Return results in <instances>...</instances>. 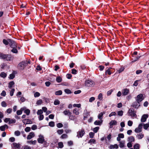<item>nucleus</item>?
<instances>
[{
  "instance_id": "f257e3e1",
  "label": "nucleus",
  "mask_w": 149,
  "mask_h": 149,
  "mask_svg": "<svg viewBox=\"0 0 149 149\" xmlns=\"http://www.w3.org/2000/svg\"><path fill=\"white\" fill-rule=\"evenodd\" d=\"M136 113V111H135L134 109L133 108H130L128 110V115L130 116L132 118L133 117L136 118L137 117Z\"/></svg>"
},
{
  "instance_id": "f03ea898",
  "label": "nucleus",
  "mask_w": 149,
  "mask_h": 149,
  "mask_svg": "<svg viewBox=\"0 0 149 149\" xmlns=\"http://www.w3.org/2000/svg\"><path fill=\"white\" fill-rule=\"evenodd\" d=\"M0 57L3 59L6 60L7 61H10L11 60V55H10L1 54H0Z\"/></svg>"
},
{
  "instance_id": "7ed1b4c3",
  "label": "nucleus",
  "mask_w": 149,
  "mask_h": 149,
  "mask_svg": "<svg viewBox=\"0 0 149 149\" xmlns=\"http://www.w3.org/2000/svg\"><path fill=\"white\" fill-rule=\"evenodd\" d=\"M8 40L9 42V45L11 47L17 48V44L14 41L10 39H8Z\"/></svg>"
},
{
  "instance_id": "20e7f679",
  "label": "nucleus",
  "mask_w": 149,
  "mask_h": 149,
  "mask_svg": "<svg viewBox=\"0 0 149 149\" xmlns=\"http://www.w3.org/2000/svg\"><path fill=\"white\" fill-rule=\"evenodd\" d=\"M26 62L24 61L21 62L18 65L19 69L21 70H23L25 67L26 66Z\"/></svg>"
},
{
  "instance_id": "39448f33",
  "label": "nucleus",
  "mask_w": 149,
  "mask_h": 149,
  "mask_svg": "<svg viewBox=\"0 0 149 149\" xmlns=\"http://www.w3.org/2000/svg\"><path fill=\"white\" fill-rule=\"evenodd\" d=\"M85 133V132L84 129H82L81 130L77 132V136L78 138H81L84 136Z\"/></svg>"
},
{
  "instance_id": "423d86ee",
  "label": "nucleus",
  "mask_w": 149,
  "mask_h": 149,
  "mask_svg": "<svg viewBox=\"0 0 149 149\" xmlns=\"http://www.w3.org/2000/svg\"><path fill=\"white\" fill-rule=\"evenodd\" d=\"M94 84V82L91 80H87L85 81V86L88 87H91Z\"/></svg>"
},
{
  "instance_id": "0eeeda50",
  "label": "nucleus",
  "mask_w": 149,
  "mask_h": 149,
  "mask_svg": "<svg viewBox=\"0 0 149 149\" xmlns=\"http://www.w3.org/2000/svg\"><path fill=\"white\" fill-rule=\"evenodd\" d=\"M136 100L138 103L141 102L144 99L143 95L142 94H140L137 96Z\"/></svg>"
},
{
  "instance_id": "6e6552de",
  "label": "nucleus",
  "mask_w": 149,
  "mask_h": 149,
  "mask_svg": "<svg viewBox=\"0 0 149 149\" xmlns=\"http://www.w3.org/2000/svg\"><path fill=\"white\" fill-rule=\"evenodd\" d=\"M39 138L37 139L38 142L39 143L42 144L45 142L44 136L40 134L39 136Z\"/></svg>"
},
{
  "instance_id": "1a4fd4ad",
  "label": "nucleus",
  "mask_w": 149,
  "mask_h": 149,
  "mask_svg": "<svg viewBox=\"0 0 149 149\" xmlns=\"http://www.w3.org/2000/svg\"><path fill=\"white\" fill-rule=\"evenodd\" d=\"M148 117V114H143L141 117V121L142 122H144L146 121L147 118Z\"/></svg>"
},
{
  "instance_id": "9d476101",
  "label": "nucleus",
  "mask_w": 149,
  "mask_h": 149,
  "mask_svg": "<svg viewBox=\"0 0 149 149\" xmlns=\"http://www.w3.org/2000/svg\"><path fill=\"white\" fill-rule=\"evenodd\" d=\"M22 122L25 124H31L32 123V121L28 119H24L22 120Z\"/></svg>"
},
{
  "instance_id": "9b49d317",
  "label": "nucleus",
  "mask_w": 149,
  "mask_h": 149,
  "mask_svg": "<svg viewBox=\"0 0 149 149\" xmlns=\"http://www.w3.org/2000/svg\"><path fill=\"white\" fill-rule=\"evenodd\" d=\"M122 93L123 95L125 96L127 95L129 92V90L127 88L123 89L122 90Z\"/></svg>"
},
{
  "instance_id": "f8f14e48",
  "label": "nucleus",
  "mask_w": 149,
  "mask_h": 149,
  "mask_svg": "<svg viewBox=\"0 0 149 149\" xmlns=\"http://www.w3.org/2000/svg\"><path fill=\"white\" fill-rule=\"evenodd\" d=\"M35 136V134L33 132H30L27 137V139H30Z\"/></svg>"
},
{
  "instance_id": "ddd939ff",
  "label": "nucleus",
  "mask_w": 149,
  "mask_h": 149,
  "mask_svg": "<svg viewBox=\"0 0 149 149\" xmlns=\"http://www.w3.org/2000/svg\"><path fill=\"white\" fill-rule=\"evenodd\" d=\"M13 147L15 148H17L18 149L20 148V144L19 143H13Z\"/></svg>"
},
{
  "instance_id": "4468645a",
  "label": "nucleus",
  "mask_w": 149,
  "mask_h": 149,
  "mask_svg": "<svg viewBox=\"0 0 149 149\" xmlns=\"http://www.w3.org/2000/svg\"><path fill=\"white\" fill-rule=\"evenodd\" d=\"M63 113L65 115L70 116L71 114V113L68 110L66 109L63 112Z\"/></svg>"
},
{
  "instance_id": "2eb2a0df",
  "label": "nucleus",
  "mask_w": 149,
  "mask_h": 149,
  "mask_svg": "<svg viewBox=\"0 0 149 149\" xmlns=\"http://www.w3.org/2000/svg\"><path fill=\"white\" fill-rule=\"evenodd\" d=\"M103 122L102 120H96L94 122V124L95 125H100L102 124Z\"/></svg>"
},
{
  "instance_id": "dca6fc26",
  "label": "nucleus",
  "mask_w": 149,
  "mask_h": 149,
  "mask_svg": "<svg viewBox=\"0 0 149 149\" xmlns=\"http://www.w3.org/2000/svg\"><path fill=\"white\" fill-rule=\"evenodd\" d=\"M118 146L117 144H115L114 145L111 144L109 147L110 149H118Z\"/></svg>"
},
{
  "instance_id": "f3484780",
  "label": "nucleus",
  "mask_w": 149,
  "mask_h": 149,
  "mask_svg": "<svg viewBox=\"0 0 149 149\" xmlns=\"http://www.w3.org/2000/svg\"><path fill=\"white\" fill-rule=\"evenodd\" d=\"M119 147L120 148H123L124 147V145L125 144V141H122L119 142Z\"/></svg>"
},
{
  "instance_id": "a211bd4d",
  "label": "nucleus",
  "mask_w": 149,
  "mask_h": 149,
  "mask_svg": "<svg viewBox=\"0 0 149 149\" xmlns=\"http://www.w3.org/2000/svg\"><path fill=\"white\" fill-rule=\"evenodd\" d=\"M27 143L31 145H35L37 143V141L36 140H34V141H32V140L28 141H27Z\"/></svg>"
},
{
  "instance_id": "6ab92c4d",
  "label": "nucleus",
  "mask_w": 149,
  "mask_h": 149,
  "mask_svg": "<svg viewBox=\"0 0 149 149\" xmlns=\"http://www.w3.org/2000/svg\"><path fill=\"white\" fill-rule=\"evenodd\" d=\"M135 139L133 136H131L128 138V141L129 142H132L134 141Z\"/></svg>"
},
{
  "instance_id": "aec40b11",
  "label": "nucleus",
  "mask_w": 149,
  "mask_h": 149,
  "mask_svg": "<svg viewBox=\"0 0 149 149\" xmlns=\"http://www.w3.org/2000/svg\"><path fill=\"white\" fill-rule=\"evenodd\" d=\"M139 103H138V102H134L133 103L132 105V106L134 108H138V105Z\"/></svg>"
},
{
  "instance_id": "412c9836",
  "label": "nucleus",
  "mask_w": 149,
  "mask_h": 149,
  "mask_svg": "<svg viewBox=\"0 0 149 149\" xmlns=\"http://www.w3.org/2000/svg\"><path fill=\"white\" fill-rule=\"evenodd\" d=\"M143 136V134H142L141 133L137 134L136 135V137L139 139H142Z\"/></svg>"
},
{
  "instance_id": "4be33fe9",
  "label": "nucleus",
  "mask_w": 149,
  "mask_h": 149,
  "mask_svg": "<svg viewBox=\"0 0 149 149\" xmlns=\"http://www.w3.org/2000/svg\"><path fill=\"white\" fill-rule=\"evenodd\" d=\"M14 84V82L13 81L10 82L8 84V88H11L13 87V86Z\"/></svg>"
},
{
  "instance_id": "5701e85b",
  "label": "nucleus",
  "mask_w": 149,
  "mask_h": 149,
  "mask_svg": "<svg viewBox=\"0 0 149 149\" xmlns=\"http://www.w3.org/2000/svg\"><path fill=\"white\" fill-rule=\"evenodd\" d=\"M62 92L61 90H59L56 91L55 93V94L56 95H60L62 94Z\"/></svg>"
},
{
  "instance_id": "b1692460",
  "label": "nucleus",
  "mask_w": 149,
  "mask_h": 149,
  "mask_svg": "<svg viewBox=\"0 0 149 149\" xmlns=\"http://www.w3.org/2000/svg\"><path fill=\"white\" fill-rule=\"evenodd\" d=\"M3 42L4 44L5 45H8V44H9V42L8 40V39L7 40L5 39H3Z\"/></svg>"
},
{
  "instance_id": "393cba45",
  "label": "nucleus",
  "mask_w": 149,
  "mask_h": 149,
  "mask_svg": "<svg viewBox=\"0 0 149 149\" xmlns=\"http://www.w3.org/2000/svg\"><path fill=\"white\" fill-rule=\"evenodd\" d=\"M111 69V68H107L105 71V74H108L109 75H111V72L110 69Z\"/></svg>"
},
{
  "instance_id": "a878e982",
  "label": "nucleus",
  "mask_w": 149,
  "mask_h": 149,
  "mask_svg": "<svg viewBox=\"0 0 149 149\" xmlns=\"http://www.w3.org/2000/svg\"><path fill=\"white\" fill-rule=\"evenodd\" d=\"M103 115V112H101L98 115V118L100 120H102V116Z\"/></svg>"
},
{
  "instance_id": "bb28decb",
  "label": "nucleus",
  "mask_w": 149,
  "mask_h": 149,
  "mask_svg": "<svg viewBox=\"0 0 149 149\" xmlns=\"http://www.w3.org/2000/svg\"><path fill=\"white\" fill-rule=\"evenodd\" d=\"M73 113L76 115H78L79 113V110L77 109L76 108L75 109L73 110Z\"/></svg>"
},
{
  "instance_id": "cd10ccee",
  "label": "nucleus",
  "mask_w": 149,
  "mask_h": 149,
  "mask_svg": "<svg viewBox=\"0 0 149 149\" xmlns=\"http://www.w3.org/2000/svg\"><path fill=\"white\" fill-rule=\"evenodd\" d=\"M7 76L6 74L4 72H2L0 74V76L3 78H5Z\"/></svg>"
},
{
  "instance_id": "c85d7f7f",
  "label": "nucleus",
  "mask_w": 149,
  "mask_h": 149,
  "mask_svg": "<svg viewBox=\"0 0 149 149\" xmlns=\"http://www.w3.org/2000/svg\"><path fill=\"white\" fill-rule=\"evenodd\" d=\"M13 49L11 50V52L14 53L16 54L18 53V51L16 48H12Z\"/></svg>"
},
{
  "instance_id": "c756f323",
  "label": "nucleus",
  "mask_w": 149,
  "mask_h": 149,
  "mask_svg": "<svg viewBox=\"0 0 149 149\" xmlns=\"http://www.w3.org/2000/svg\"><path fill=\"white\" fill-rule=\"evenodd\" d=\"M140 148V145L138 143L135 144L134 146V149H139Z\"/></svg>"
},
{
  "instance_id": "7c9ffc66",
  "label": "nucleus",
  "mask_w": 149,
  "mask_h": 149,
  "mask_svg": "<svg viewBox=\"0 0 149 149\" xmlns=\"http://www.w3.org/2000/svg\"><path fill=\"white\" fill-rule=\"evenodd\" d=\"M62 79L60 77H58L56 78V81L58 83H60L62 81Z\"/></svg>"
},
{
  "instance_id": "2f4dec72",
  "label": "nucleus",
  "mask_w": 149,
  "mask_h": 149,
  "mask_svg": "<svg viewBox=\"0 0 149 149\" xmlns=\"http://www.w3.org/2000/svg\"><path fill=\"white\" fill-rule=\"evenodd\" d=\"M109 123L113 125H116L117 124V121L115 120H111Z\"/></svg>"
},
{
  "instance_id": "473e14b6",
  "label": "nucleus",
  "mask_w": 149,
  "mask_h": 149,
  "mask_svg": "<svg viewBox=\"0 0 149 149\" xmlns=\"http://www.w3.org/2000/svg\"><path fill=\"white\" fill-rule=\"evenodd\" d=\"M65 92L67 94H70L72 93V92L69 89H65L64 90Z\"/></svg>"
},
{
  "instance_id": "72a5a7b5",
  "label": "nucleus",
  "mask_w": 149,
  "mask_h": 149,
  "mask_svg": "<svg viewBox=\"0 0 149 149\" xmlns=\"http://www.w3.org/2000/svg\"><path fill=\"white\" fill-rule=\"evenodd\" d=\"M16 121L15 119H11L8 122V123L9 124H13L15 123Z\"/></svg>"
},
{
  "instance_id": "f704fd0d",
  "label": "nucleus",
  "mask_w": 149,
  "mask_h": 149,
  "mask_svg": "<svg viewBox=\"0 0 149 149\" xmlns=\"http://www.w3.org/2000/svg\"><path fill=\"white\" fill-rule=\"evenodd\" d=\"M58 147L60 148H62L63 147V143L62 142H60L58 143Z\"/></svg>"
},
{
  "instance_id": "c9c22d12",
  "label": "nucleus",
  "mask_w": 149,
  "mask_h": 149,
  "mask_svg": "<svg viewBox=\"0 0 149 149\" xmlns=\"http://www.w3.org/2000/svg\"><path fill=\"white\" fill-rule=\"evenodd\" d=\"M88 143H93L95 144L96 143V140L95 139H91L90 140Z\"/></svg>"
},
{
  "instance_id": "e433bc0d",
  "label": "nucleus",
  "mask_w": 149,
  "mask_h": 149,
  "mask_svg": "<svg viewBox=\"0 0 149 149\" xmlns=\"http://www.w3.org/2000/svg\"><path fill=\"white\" fill-rule=\"evenodd\" d=\"M30 110L28 109H26L24 111V112L27 115H29L30 113Z\"/></svg>"
},
{
  "instance_id": "4c0bfd02",
  "label": "nucleus",
  "mask_w": 149,
  "mask_h": 149,
  "mask_svg": "<svg viewBox=\"0 0 149 149\" xmlns=\"http://www.w3.org/2000/svg\"><path fill=\"white\" fill-rule=\"evenodd\" d=\"M49 125L51 127H54L55 126L54 123L53 121H51L49 123Z\"/></svg>"
},
{
  "instance_id": "58836bf2",
  "label": "nucleus",
  "mask_w": 149,
  "mask_h": 149,
  "mask_svg": "<svg viewBox=\"0 0 149 149\" xmlns=\"http://www.w3.org/2000/svg\"><path fill=\"white\" fill-rule=\"evenodd\" d=\"M140 81H141L140 80H137L135 81L134 82V84H133V85L135 86H137L138 84V82H139Z\"/></svg>"
},
{
  "instance_id": "ea45409f",
  "label": "nucleus",
  "mask_w": 149,
  "mask_h": 149,
  "mask_svg": "<svg viewBox=\"0 0 149 149\" xmlns=\"http://www.w3.org/2000/svg\"><path fill=\"white\" fill-rule=\"evenodd\" d=\"M15 89L14 88H12L10 92V96H12L13 95Z\"/></svg>"
},
{
  "instance_id": "a19ab883",
  "label": "nucleus",
  "mask_w": 149,
  "mask_h": 149,
  "mask_svg": "<svg viewBox=\"0 0 149 149\" xmlns=\"http://www.w3.org/2000/svg\"><path fill=\"white\" fill-rule=\"evenodd\" d=\"M60 104V101L58 100H56L54 102V104L55 105H57L59 104Z\"/></svg>"
},
{
  "instance_id": "79ce46f5",
  "label": "nucleus",
  "mask_w": 149,
  "mask_h": 149,
  "mask_svg": "<svg viewBox=\"0 0 149 149\" xmlns=\"http://www.w3.org/2000/svg\"><path fill=\"white\" fill-rule=\"evenodd\" d=\"M57 132L58 134L60 135L63 133V129L58 130L57 131Z\"/></svg>"
},
{
  "instance_id": "37998d69",
  "label": "nucleus",
  "mask_w": 149,
  "mask_h": 149,
  "mask_svg": "<svg viewBox=\"0 0 149 149\" xmlns=\"http://www.w3.org/2000/svg\"><path fill=\"white\" fill-rule=\"evenodd\" d=\"M15 134L17 136H19L20 134V132L18 130L16 131L15 132Z\"/></svg>"
},
{
  "instance_id": "c03bdc74",
  "label": "nucleus",
  "mask_w": 149,
  "mask_h": 149,
  "mask_svg": "<svg viewBox=\"0 0 149 149\" xmlns=\"http://www.w3.org/2000/svg\"><path fill=\"white\" fill-rule=\"evenodd\" d=\"M1 105L2 107H6L7 105L5 102L3 101L1 103Z\"/></svg>"
},
{
  "instance_id": "a18cd8bd",
  "label": "nucleus",
  "mask_w": 149,
  "mask_h": 149,
  "mask_svg": "<svg viewBox=\"0 0 149 149\" xmlns=\"http://www.w3.org/2000/svg\"><path fill=\"white\" fill-rule=\"evenodd\" d=\"M99 127H95L93 129V132H95V133H97L98 130H99Z\"/></svg>"
},
{
  "instance_id": "49530a36",
  "label": "nucleus",
  "mask_w": 149,
  "mask_h": 149,
  "mask_svg": "<svg viewBox=\"0 0 149 149\" xmlns=\"http://www.w3.org/2000/svg\"><path fill=\"white\" fill-rule=\"evenodd\" d=\"M98 99H99L100 100H102V94L101 93H100L98 96Z\"/></svg>"
},
{
  "instance_id": "de8ad7c7",
  "label": "nucleus",
  "mask_w": 149,
  "mask_h": 149,
  "mask_svg": "<svg viewBox=\"0 0 149 149\" xmlns=\"http://www.w3.org/2000/svg\"><path fill=\"white\" fill-rule=\"evenodd\" d=\"M118 115L120 116H122L123 115V111L122 110L119 111L118 112Z\"/></svg>"
},
{
  "instance_id": "09e8293b",
  "label": "nucleus",
  "mask_w": 149,
  "mask_h": 149,
  "mask_svg": "<svg viewBox=\"0 0 149 149\" xmlns=\"http://www.w3.org/2000/svg\"><path fill=\"white\" fill-rule=\"evenodd\" d=\"M68 137V135L66 134H63L61 136V139H63L66 138Z\"/></svg>"
},
{
  "instance_id": "8fccbe9b",
  "label": "nucleus",
  "mask_w": 149,
  "mask_h": 149,
  "mask_svg": "<svg viewBox=\"0 0 149 149\" xmlns=\"http://www.w3.org/2000/svg\"><path fill=\"white\" fill-rule=\"evenodd\" d=\"M149 127V124H146L143 125V128L145 130H147Z\"/></svg>"
},
{
  "instance_id": "3c124183",
  "label": "nucleus",
  "mask_w": 149,
  "mask_h": 149,
  "mask_svg": "<svg viewBox=\"0 0 149 149\" xmlns=\"http://www.w3.org/2000/svg\"><path fill=\"white\" fill-rule=\"evenodd\" d=\"M95 134L93 132H90L89 133V135L90 138H93L94 137V136Z\"/></svg>"
},
{
  "instance_id": "603ef678",
  "label": "nucleus",
  "mask_w": 149,
  "mask_h": 149,
  "mask_svg": "<svg viewBox=\"0 0 149 149\" xmlns=\"http://www.w3.org/2000/svg\"><path fill=\"white\" fill-rule=\"evenodd\" d=\"M12 111V109L10 108L8 109L6 111L7 113H10Z\"/></svg>"
},
{
  "instance_id": "864d4df0",
  "label": "nucleus",
  "mask_w": 149,
  "mask_h": 149,
  "mask_svg": "<svg viewBox=\"0 0 149 149\" xmlns=\"http://www.w3.org/2000/svg\"><path fill=\"white\" fill-rule=\"evenodd\" d=\"M42 102V100H38L36 102V104L38 105H40Z\"/></svg>"
},
{
  "instance_id": "5fc2aeb1",
  "label": "nucleus",
  "mask_w": 149,
  "mask_h": 149,
  "mask_svg": "<svg viewBox=\"0 0 149 149\" xmlns=\"http://www.w3.org/2000/svg\"><path fill=\"white\" fill-rule=\"evenodd\" d=\"M56 126L57 127L60 128L63 127V125L61 123H58L57 124Z\"/></svg>"
},
{
  "instance_id": "6e6d98bb",
  "label": "nucleus",
  "mask_w": 149,
  "mask_h": 149,
  "mask_svg": "<svg viewBox=\"0 0 149 149\" xmlns=\"http://www.w3.org/2000/svg\"><path fill=\"white\" fill-rule=\"evenodd\" d=\"M135 131L137 133L140 132L141 131V130H140V128L137 127L135 129Z\"/></svg>"
},
{
  "instance_id": "4d7b16f0",
  "label": "nucleus",
  "mask_w": 149,
  "mask_h": 149,
  "mask_svg": "<svg viewBox=\"0 0 149 149\" xmlns=\"http://www.w3.org/2000/svg\"><path fill=\"white\" fill-rule=\"evenodd\" d=\"M26 132H29L31 130V128L29 127H26L24 129Z\"/></svg>"
},
{
  "instance_id": "13d9d810",
  "label": "nucleus",
  "mask_w": 149,
  "mask_h": 149,
  "mask_svg": "<svg viewBox=\"0 0 149 149\" xmlns=\"http://www.w3.org/2000/svg\"><path fill=\"white\" fill-rule=\"evenodd\" d=\"M77 70L74 69H72V73L74 74H77Z\"/></svg>"
},
{
  "instance_id": "bf43d9fd",
  "label": "nucleus",
  "mask_w": 149,
  "mask_h": 149,
  "mask_svg": "<svg viewBox=\"0 0 149 149\" xmlns=\"http://www.w3.org/2000/svg\"><path fill=\"white\" fill-rule=\"evenodd\" d=\"M43 113V111L41 109L38 110L37 112V114L38 115H41Z\"/></svg>"
},
{
  "instance_id": "052dcab7",
  "label": "nucleus",
  "mask_w": 149,
  "mask_h": 149,
  "mask_svg": "<svg viewBox=\"0 0 149 149\" xmlns=\"http://www.w3.org/2000/svg\"><path fill=\"white\" fill-rule=\"evenodd\" d=\"M40 95V93L38 92H36L34 94V96L35 97H38Z\"/></svg>"
},
{
  "instance_id": "680f3d73",
  "label": "nucleus",
  "mask_w": 149,
  "mask_h": 149,
  "mask_svg": "<svg viewBox=\"0 0 149 149\" xmlns=\"http://www.w3.org/2000/svg\"><path fill=\"white\" fill-rule=\"evenodd\" d=\"M15 77V75L13 74H10L9 75V78L11 79H13Z\"/></svg>"
},
{
  "instance_id": "e2e57ef3",
  "label": "nucleus",
  "mask_w": 149,
  "mask_h": 149,
  "mask_svg": "<svg viewBox=\"0 0 149 149\" xmlns=\"http://www.w3.org/2000/svg\"><path fill=\"white\" fill-rule=\"evenodd\" d=\"M125 68L124 67H121L118 70V72L119 73H120L122 72L124 70Z\"/></svg>"
},
{
  "instance_id": "0e129e2a",
  "label": "nucleus",
  "mask_w": 149,
  "mask_h": 149,
  "mask_svg": "<svg viewBox=\"0 0 149 149\" xmlns=\"http://www.w3.org/2000/svg\"><path fill=\"white\" fill-rule=\"evenodd\" d=\"M31 128L33 130H36L37 129V126L35 125H34L32 126Z\"/></svg>"
},
{
  "instance_id": "69168bd1",
  "label": "nucleus",
  "mask_w": 149,
  "mask_h": 149,
  "mask_svg": "<svg viewBox=\"0 0 149 149\" xmlns=\"http://www.w3.org/2000/svg\"><path fill=\"white\" fill-rule=\"evenodd\" d=\"M6 92L5 91H3L1 93V95L3 97H5L6 95Z\"/></svg>"
},
{
  "instance_id": "338daca9",
  "label": "nucleus",
  "mask_w": 149,
  "mask_h": 149,
  "mask_svg": "<svg viewBox=\"0 0 149 149\" xmlns=\"http://www.w3.org/2000/svg\"><path fill=\"white\" fill-rule=\"evenodd\" d=\"M118 136L120 138H123L124 137V135L123 133H120L118 134Z\"/></svg>"
},
{
  "instance_id": "774afa93",
  "label": "nucleus",
  "mask_w": 149,
  "mask_h": 149,
  "mask_svg": "<svg viewBox=\"0 0 149 149\" xmlns=\"http://www.w3.org/2000/svg\"><path fill=\"white\" fill-rule=\"evenodd\" d=\"M95 99V98L94 97H91L89 99V102H91L94 101Z\"/></svg>"
}]
</instances>
